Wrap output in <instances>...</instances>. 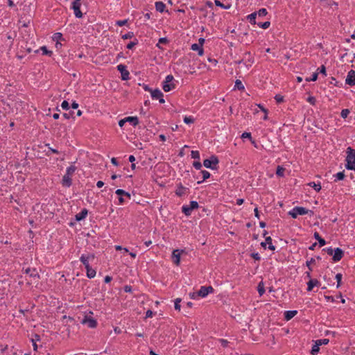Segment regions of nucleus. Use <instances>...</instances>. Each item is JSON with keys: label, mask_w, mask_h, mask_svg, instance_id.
I'll return each mask as SVG.
<instances>
[{"label": "nucleus", "mask_w": 355, "mask_h": 355, "mask_svg": "<svg viewBox=\"0 0 355 355\" xmlns=\"http://www.w3.org/2000/svg\"><path fill=\"white\" fill-rule=\"evenodd\" d=\"M257 291L260 296H262L265 293V288L263 282H260L257 286Z\"/></svg>", "instance_id": "obj_28"}, {"label": "nucleus", "mask_w": 355, "mask_h": 355, "mask_svg": "<svg viewBox=\"0 0 355 355\" xmlns=\"http://www.w3.org/2000/svg\"><path fill=\"white\" fill-rule=\"evenodd\" d=\"M125 119L133 126H136L139 123V119L137 116H128L125 117Z\"/></svg>", "instance_id": "obj_24"}, {"label": "nucleus", "mask_w": 355, "mask_h": 355, "mask_svg": "<svg viewBox=\"0 0 355 355\" xmlns=\"http://www.w3.org/2000/svg\"><path fill=\"white\" fill-rule=\"evenodd\" d=\"M180 302H181V299L180 298L175 299V305H174V307H175V310H178V311L180 310V307H181Z\"/></svg>", "instance_id": "obj_46"}, {"label": "nucleus", "mask_w": 355, "mask_h": 355, "mask_svg": "<svg viewBox=\"0 0 355 355\" xmlns=\"http://www.w3.org/2000/svg\"><path fill=\"white\" fill-rule=\"evenodd\" d=\"M73 114H74L73 112H69V113H64L63 117L65 118L66 119H69L70 118L74 119L75 117L73 116Z\"/></svg>", "instance_id": "obj_49"}, {"label": "nucleus", "mask_w": 355, "mask_h": 355, "mask_svg": "<svg viewBox=\"0 0 355 355\" xmlns=\"http://www.w3.org/2000/svg\"><path fill=\"white\" fill-rule=\"evenodd\" d=\"M257 14H258V15L259 17H263V16H266L268 14V11H267V10L266 8H261L257 12Z\"/></svg>", "instance_id": "obj_44"}, {"label": "nucleus", "mask_w": 355, "mask_h": 355, "mask_svg": "<svg viewBox=\"0 0 355 355\" xmlns=\"http://www.w3.org/2000/svg\"><path fill=\"white\" fill-rule=\"evenodd\" d=\"M345 83L350 86L355 85V71L350 70L348 72L345 79Z\"/></svg>", "instance_id": "obj_15"}, {"label": "nucleus", "mask_w": 355, "mask_h": 355, "mask_svg": "<svg viewBox=\"0 0 355 355\" xmlns=\"http://www.w3.org/2000/svg\"><path fill=\"white\" fill-rule=\"evenodd\" d=\"M184 122L187 124H191V123H193L194 122V119L193 116H184Z\"/></svg>", "instance_id": "obj_40"}, {"label": "nucleus", "mask_w": 355, "mask_h": 355, "mask_svg": "<svg viewBox=\"0 0 355 355\" xmlns=\"http://www.w3.org/2000/svg\"><path fill=\"white\" fill-rule=\"evenodd\" d=\"M193 166L196 169L200 170L202 167V164L198 161H196V162H193Z\"/></svg>", "instance_id": "obj_56"}, {"label": "nucleus", "mask_w": 355, "mask_h": 355, "mask_svg": "<svg viewBox=\"0 0 355 355\" xmlns=\"http://www.w3.org/2000/svg\"><path fill=\"white\" fill-rule=\"evenodd\" d=\"M201 173L202 174V180L198 181V184L202 183L203 181L206 180L207 179L209 178L210 177V173L206 170L201 171Z\"/></svg>", "instance_id": "obj_30"}, {"label": "nucleus", "mask_w": 355, "mask_h": 355, "mask_svg": "<svg viewBox=\"0 0 355 355\" xmlns=\"http://www.w3.org/2000/svg\"><path fill=\"white\" fill-rule=\"evenodd\" d=\"M174 80V78L172 75L166 76L164 82L163 83L162 88L164 92H168L171 89L175 88V85L171 83V82Z\"/></svg>", "instance_id": "obj_6"}, {"label": "nucleus", "mask_w": 355, "mask_h": 355, "mask_svg": "<svg viewBox=\"0 0 355 355\" xmlns=\"http://www.w3.org/2000/svg\"><path fill=\"white\" fill-rule=\"evenodd\" d=\"M343 256L344 251L340 248H336L334 250L332 260L334 262H338L341 260Z\"/></svg>", "instance_id": "obj_13"}, {"label": "nucleus", "mask_w": 355, "mask_h": 355, "mask_svg": "<svg viewBox=\"0 0 355 355\" xmlns=\"http://www.w3.org/2000/svg\"><path fill=\"white\" fill-rule=\"evenodd\" d=\"M198 207V202L193 200L190 202L189 205H183L182 207V211L185 216H189L191 214L192 211L195 209H197Z\"/></svg>", "instance_id": "obj_5"}, {"label": "nucleus", "mask_w": 355, "mask_h": 355, "mask_svg": "<svg viewBox=\"0 0 355 355\" xmlns=\"http://www.w3.org/2000/svg\"><path fill=\"white\" fill-rule=\"evenodd\" d=\"M61 107L63 110H68L69 109V104L67 101H64L61 104Z\"/></svg>", "instance_id": "obj_54"}, {"label": "nucleus", "mask_w": 355, "mask_h": 355, "mask_svg": "<svg viewBox=\"0 0 355 355\" xmlns=\"http://www.w3.org/2000/svg\"><path fill=\"white\" fill-rule=\"evenodd\" d=\"M24 272H25L26 274L28 275L30 277H39V275L37 272L35 268H27L26 269H25Z\"/></svg>", "instance_id": "obj_20"}, {"label": "nucleus", "mask_w": 355, "mask_h": 355, "mask_svg": "<svg viewBox=\"0 0 355 355\" xmlns=\"http://www.w3.org/2000/svg\"><path fill=\"white\" fill-rule=\"evenodd\" d=\"M258 26L263 28V29H267L268 28H269L270 25V22L267 21H265V22H259L257 24Z\"/></svg>", "instance_id": "obj_36"}, {"label": "nucleus", "mask_w": 355, "mask_h": 355, "mask_svg": "<svg viewBox=\"0 0 355 355\" xmlns=\"http://www.w3.org/2000/svg\"><path fill=\"white\" fill-rule=\"evenodd\" d=\"M288 215L293 218H297L299 215H305L309 214L310 216L313 214V211L309 210L303 207H295L288 211Z\"/></svg>", "instance_id": "obj_3"}, {"label": "nucleus", "mask_w": 355, "mask_h": 355, "mask_svg": "<svg viewBox=\"0 0 355 355\" xmlns=\"http://www.w3.org/2000/svg\"><path fill=\"white\" fill-rule=\"evenodd\" d=\"M151 97L153 99H158L160 103H164L165 100L164 99V94L159 89H155L151 91Z\"/></svg>", "instance_id": "obj_12"}, {"label": "nucleus", "mask_w": 355, "mask_h": 355, "mask_svg": "<svg viewBox=\"0 0 355 355\" xmlns=\"http://www.w3.org/2000/svg\"><path fill=\"white\" fill-rule=\"evenodd\" d=\"M168 42V40L166 37H161L159 39V42L158 44H157V46L160 48L159 47V44H166Z\"/></svg>", "instance_id": "obj_47"}, {"label": "nucleus", "mask_w": 355, "mask_h": 355, "mask_svg": "<svg viewBox=\"0 0 355 355\" xmlns=\"http://www.w3.org/2000/svg\"><path fill=\"white\" fill-rule=\"evenodd\" d=\"M138 40L135 39L133 41L129 42L127 45V49H132L133 47H135L137 44H138Z\"/></svg>", "instance_id": "obj_38"}, {"label": "nucleus", "mask_w": 355, "mask_h": 355, "mask_svg": "<svg viewBox=\"0 0 355 355\" xmlns=\"http://www.w3.org/2000/svg\"><path fill=\"white\" fill-rule=\"evenodd\" d=\"M214 3L216 6L220 7L224 9H229L231 6L230 4L225 6V4L221 3L219 0H215Z\"/></svg>", "instance_id": "obj_35"}, {"label": "nucleus", "mask_w": 355, "mask_h": 355, "mask_svg": "<svg viewBox=\"0 0 355 355\" xmlns=\"http://www.w3.org/2000/svg\"><path fill=\"white\" fill-rule=\"evenodd\" d=\"M308 185L311 187H312L313 189H314L316 191H320L321 190V185H320V182H318V184H316L315 182H311L308 184Z\"/></svg>", "instance_id": "obj_29"}, {"label": "nucleus", "mask_w": 355, "mask_h": 355, "mask_svg": "<svg viewBox=\"0 0 355 355\" xmlns=\"http://www.w3.org/2000/svg\"><path fill=\"white\" fill-rule=\"evenodd\" d=\"M87 270V277L89 279L94 278L96 276V270L91 268L90 266L85 268Z\"/></svg>", "instance_id": "obj_22"}, {"label": "nucleus", "mask_w": 355, "mask_h": 355, "mask_svg": "<svg viewBox=\"0 0 355 355\" xmlns=\"http://www.w3.org/2000/svg\"><path fill=\"white\" fill-rule=\"evenodd\" d=\"M234 89H238L240 91H243V90H244L245 87H244V85H243L242 82L240 80H236L235 81V85H234Z\"/></svg>", "instance_id": "obj_27"}, {"label": "nucleus", "mask_w": 355, "mask_h": 355, "mask_svg": "<svg viewBox=\"0 0 355 355\" xmlns=\"http://www.w3.org/2000/svg\"><path fill=\"white\" fill-rule=\"evenodd\" d=\"M307 101L312 105H314L316 103V99L314 96H309L307 98Z\"/></svg>", "instance_id": "obj_55"}, {"label": "nucleus", "mask_w": 355, "mask_h": 355, "mask_svg": "<svg viewBox=\"0 0 355 355\" xmlns=\"http://www.w3.org/2000/svg\"><path fill=\"white\" fill-rule=\"evenodd\" d=\"M117 70L121 73V79L123 80H128L130 79V73L126 69V66L124 64H119L117 66Z\"/></svg>", "instance_id": "obj_9"}, {"label": "nucleus", "mask_w": 355, "mask_h": 355, "mask_svg": "<svg viewBox=\"0 0 355 355\" xmlns=\"http://www.w3.org/2000/svg\"><path fill=\"white\" fill-rule=\"evenodd\" d=\"M315 262V258H311L310 260L306 261V266L308 267L310 271H312V268L311 267V263H314Z\"/></svg>", "instance_id": "obj_43"}, {"label": "nucleus", "mask_w": 355, "mask_h": 355, "mask_svg": "<svg viewBox=\"0 0 355 355\" xmlns=\"http://www.w3.org/2000/svg\"><path fill=\"white\" fill-rule=\"evenodd\" d=\"M80 1H73L71 6V8L73 10L74 15L77 18H81L83 17V13L80 10Z\"/></svg>", "instance_id": "obj_11"}, {"label": "nucleus", "mask_w": 355, "mask_h": 355, "mask_svg": "<svg viewBox=\"0 0 355 355\" xmlns=\"http://www.w3.org/2000/svg\"><path fill=\"white\" fill-rule=\"evenodd\" d=\"M346 153L345 167L348 170L355 171V150L352 147H348Z\"/></svg>", "instance_id": "obj_2"}, {"label": "nucleus", "mask_w": 355, "mask_h": 355, "mask_svg": "<svg viewBox=\"0 0 355 355\" xmlns=\"http://www.w3.org/2000/svg\"><path fill=\"white\" fill-rule=\"evenodd\" d=\"M95 258L94 254L88 253V254H83L80 257V261L85 266V267H87L89 266V261H93Z\"/></svg>", "instance_id": "obj_8"}, {"label": "nucleus", "mask_w": 355, "mask_h": 355, "mask_svg": "<svg viewBox=\"0 0 355 355\" xmlns=\"http://www.w3.org/2000/svg\"><path fill=\"white\" fill-rule=\"evenodd\" d=\"M184 250L176 249L173 251L172 257L173 259V262L175 265L178 266L180 263V256L182 252H184Z\"/></svg>", "instance_id": "obj_14"}, {"label": "nucleus", "mask_w": 355, "mask_h": 355, "mask_svg": "<svg viewBox=\"0 0 355 355\" xmlns=\"http://www.w3.org/2000/svg\"><path fill=\"white\" fill-rule=\"evenodd\" d=\"M82 324H86L89 328H95L97 326V322L93 318L85 315L82 320Z\"/></svg>", "instance_id": "obj_10"}, {"label": "nucleus", "mask_w": 355, "mask_h": 355, "mask_svg": "<svg viewBox=\"0 0 355 355\" xmlns=\"http://www.w3.org/2000/svg\"><path fill=\"white\" fill-rule=\"evenodd\" d=\"M214 292V289L211 286H202L199 291H198V295L201 297H205L209 294L213 293Z\"/></svg>", "instance_id": "obj_7"}, {"label": "nucleus", "mask_w": 355, "mask_h": 355, "mask_svg": "<svg viewBox=\"0 0 355 355\" xmlns=\"http://www.w3.org/2000/svg\"><path fill=\"white\" fill-rule=\"evenodd\" d=\"M76 166L71 164L70 166L67 168L66 173L62 177V184L65 187H70L72 185L71 176L73 175L76 170Z\"/></svg>", "instance_id": "obj_1"}, {"label": "nucleus", "mask_w": 355, "mask_h": 355, "mask_svg": "<svg viewBox=\"0 0 355 355\" xmlns=\"http://www.w3.org/2000/svg\"><path fill=\"white\" fill-rule=\"evenodd\" d=\"M343 275L341 273H338L336 275V279L337 281L336 288H338L341 286V280Z\"/></svg>", "instance_id": "obj_37"}, {"label": "nucleus", "mask_w": 355, "mask_h": 355, "mask_svg": "<svg viewBox=\"0 0 355 355\" xmlns=\"http://www.w3.org/2000/svg\"><path fill=\"white\" fill-rule=\"evenodd\" d=\"M334 176L336 178V179L334 180V182H337L338 180H343L345 178V173H344V171H341V172L337 173Z\"/></svg>", "instance_id": "obj_33"}, {"label": "nucleus", "mask_w": 355, "mask_h": 355, "mask_svg": "<svg viewBox=\"0 0 355 355\" xmlns=\"http://www.w3.org/2000/svg\"><path fill=\"white\" fill-rule=\"evenodd\" d=\"M87 214H88V210L86 208L83 209L80 212H79L78 214H77L75 216L76 220L77 221H80V220L85 219L86 218V216H87Z\"/></svg>", "instance_id": "obj_18"}, {"label": "nucleus", "mask_w": 355, "mask_h": 355, "mask_svg": "<svg viewBox=\"0 0 355 355\" xmlns=\"http://www.w3.org/2000/svg\"><path fill=\"white\" fill-rule=\"evenodd\" d=\"M6 38L10 41L9 46H12L14 40V37L10 34H6Z\"/></svg>", "instance_id": "obj_59"}, {"label": "nucleus", "mask_w": 355, "mask_h": 355, "mask_svg": "<svg viewBox=\"0 0 355 355\" xmlns=\"http://www.w3.org/2000/svg\"><path fill=\"white\" fill-rule=\"evenodd\" d=\"M318 71L319 73H322V75L324 76H327V73H326V67L324 65H322L320 67H319L318 69Z\"/></svg>", "instance_id": "obj_52"}, {"label": "nucleus", "mask_w": 355, "mask_h": 355, "mask_svg": "<svg viewBox=\"0 0 355 355\" xmlns=\"http://www.w3.org/2000/svg\"><path fill=\"white\" fill-rule=\"evenodd\" d=\"M187 190H189L188 188L184 187L181 183H180L177 185V189L175 193L178 196L182 197L186 194Z\"/></svg>", "instance_id": "obj_16"}, {"label": "nucleus", "mask_w": 355, "mask_h": 355, "mask_svg": "<svg viewBox=\"0 0 355 355\" xmlns=\"http://www.w3.org/2000/svg\"><path fill=\"white\" fill-rule=\"evenodd\" d=\"M153 312L151 310H148L146 312V318H152L153 315Z\"/></svg>", "instance_id": "obj_64"}, {"label": "nucleus", "mask_w": 355, "mask_h": 355, "mask_svg": "<svg viewBox=\"0 0 355 355\" xmlns=\"http://www.w3.org/2000/svg\"><path fill=\"white\" fill-rule=\"evenodd\" d=\"M275 99L277 103H281L284 101V96L280 94H277L275 96Z\"/></svg>", "instance_id": "obj_51"}, {"label": "nucleus", "mask_w": 355, "mask_h": 355, "mask_svg": "<svg viewBox=\"0 0 355 355\" xmlns=\"http://www.w3.org/2000/svg\"><path fill=\"white\" fill-rule=\"evenodd\" d=\"M256 17H257V12H253L248 16L249 21L251 24H256V21H255Z\"/></svg>", "instance_id": "obj_34"}, {"label": "nucleus", "mask_w": 355, "mask_h": 355, "mask_svg": "<svg viewBox=\"0 0 355 355\" xmlns=\"http://www.w3.org/2000/svg\"><path fill=\"white\" fill-rule=\"evenodd\" d=\"M297 311L296 310L286 311L284 312V319L286 321L291 320L296 314Z\"/></svg>", "instance_id": "obj_19"}, {"label": "nucleus", "mask_w": 355, "mask_h": 355, "mask_svg": "<svg viewBox=\"0 0 355 355\" xmlns=\"http://www.w3.org/2000/svg\"><path fill=\"white\" fill-rule=\"evenodd\" d=\"M127 23H128V19L118 20L116 21V25H117L119 26H123L126 25Z\"/></svg>", "instance_id": "obj_53"}, {"label": "nucleus", "mask_w": 355, "mask_h": 355, "mask_svg": "<svg viewBox=\"0 0 355 355\" xmlns=\"http://www.w3.org/2000/svg\"><path fill=\"white\" fill-rule=\"evenodd\" d=\"M241 138L242 139H245V138H248L250 139V140H252V136H251V133L250 132H245L242 134L241 135Z\"/></svg>", "instance_id": "obj_58"}, {"label": "nucleus", "mask_w": 355, "mask_h": 355, "mask_svg": "<svg viewBox=\"0 0 355 355\" xmlns=\"http://www.w3.org/2000/svg\"><path fill=\"white\" fill-rule=\"evenodd\" d=\"M316 342L318 343H319L320 346L322 345H327V344H328L329 342V340L327 339V338H323V339L317 340Z\"/></svg>", "instance_id": "obj_50"}, {"label": "nucleus", "mask_w": 355, "mask_h": 355, "mask_svg": "<svg viewBox=\"0 0 355 355\" xmlns=\"http://www.w3.org/2000/svg\"><path fill=\"white\" fill-rule=\"evenodd\" d=\"M219 343H220L221 346L223 347H227L228 346L229 342L225 339H219Z\"/></svg>", "instance_id": "obj_57"}, {"label": "nucleus", "mask_w": 355, "mask_h": 355, "mask_svg": "<svg viewBox=\"0 0 355 355\" xmlns=\"http://www.w3.org/2000/svg\"><path fill=\"white\" fill-rule=\"evenodd\" d=\"M319 350H320V344L315 341V344L312 346L311 354L312 355H317Z\"/></svg>", "instance_id": "obj_26"}, {"label": "nucleus", "mask_w": 355, "mask_h": 355, "mask_svg": "<svg viewBox=\"0 0 355 355\" xmlns=\"http://www.w3.org/2000/svg\"><path fill=\"white\" fill-rule=\"evenodd\" d=\"M349 110L348 109H343L340 112V116L343 119H346L349 114Z\"/></svg>", "instance_id": "obj_45"}, {"label": "nucleus", "mask_w": 355, "mask_h": 355, "mask_svg": "<svg viewBox=\"0 0 355 355\" xmlns=\"http://www.w3.org/2000/svg\"><path fill=\"white\" fill-rule=\"evenodd\" d=\"M123 290L125 293H130V292H132V286L125 285L123 288Z\"/></svg>", "instance_id": "obj_62"}, {"label": "nucleus", "mask_w": 355, "mask_h": 355, "mask_svg": "<svg viewBox=\"0 0 355 355\" xmlns=\"http://www.w3.org/2000/svg\"><path fill=\"white\" fill-rule=\"evenodd\" d=\"M115 193L119 195V196H125L127 197L128 198L130 199L131 198V195L130 193L124 191L123 189H117L116 191H115Z\"/></svg>", "instance_id": "obj_25"}, {"label": "nucleus", "mask_w": 355, "mask_h": 355, "mask_svg": "<svg viewBox=\"0 0 355 355\" xmlns=\"http://www.w3.org/2000/svg\"><path fill=\"white\" fill-rule=\"evenodd\" d=\"M191 158L195 159H200V153L198 150H192L191 153Z\"/></svg>", "instance_id": "obj_41"}, {"label": "nucleus", "mask_w": 355, "mask_h": 355, "mask_svg": "<svg viewBox=\"0 0 355 355\" xmlns=\"http://www.w3.org/2000/svg\"><path fill=\"white\" fill-rule=\"evenodd\" d=\"M318 72L313 73L310 78H306V81L310 82V81H315L318 78Z\"/></svg>", "instance_id": "obj_39"}, {"label": "nucleus", "mask_w": 355, "mask_h": 355, "mask_svg": "<svg viewBox=\"0 0 355 355\" xmlns=\"http://www.w3.org/2000/svg\"><path fill=\"white\" fill-rule=\"evenodd\" d=\"M320 282L316 279H311L307 283V291H311L314 286H320Z\"/></svg>", "instance_id": "obj_17"}, {"label": "nucleus", "mask_w": 355, "mask_h": 355, "mask_svg": "<svg viewBox=\"0 0 355 355\" xmlns=\"http://www.w3.org/2000/svg\"><path fill=\"white\" fill-rule=\"evenodd\" d=\"M189 296L191 299H196L198 297H200L198 295V291L197 292H193V293H189Z\"/></svg>", "instance_id": "obj_63"}, {"label": "nucleus", "mask_w": 355, "mask_h": 355, "mask_svg": "<svg viewBox=\"0 0 355 355\" xmlns=\"http://www.w3.org/2000/svg\"><path fill=\"white\" fill-rule=\"evenodd\" d=\"M40 50L42 52L43 55H48L49 57L52 56L53 52L47 49L46 46H43L40 47Z\"/></svg>", "instance_id": "obj_31"}, {"label": "nucleus", "mask_w": 355, "mask_h": 355, "mask_svg": "<svg viewBox=\"0 0 355 355\" xmlns=\"http://www.w3.org/2000/svg\"><path fill=\"white\" fill-rule=\"evenodd\" d=\"M285 168L282 166H277L276 170V175L279 177H283L284 175Z\"/></svg>", "instance_id": "obj_32"}, {"label": "nucleus", "mask_w": 355, "mask_h": 355, "mask_svg": "<svg viewBox=\"0 0 355 355\" xmlns=\"http://www.w3.org/2000/svg\"><path fill=\"white\" fill-rule=\"evenodd\" d=\"M251 257L255 260L259 261L261 259V257L258 252H254L251 254Z\"/></svg>", "instance_id": "obj_60"}, {"label": "nucleus", "mask_w": 355, "mask_h": 355, "mask_svg": "<svg viewBox=\"0 0 355 355\" xmlns=\"http://www.w3.org/2000/svg\"><path fill=\"white\" fill-rule=\"evenodd\" d=\"M313 236L318 241L320 247H322L326 244L325 240L320 236L318 232H315L313 234Z\"/></svg>", "instance_id": "obj_21"}, {"label": "nucleus", "mask_w": 355, "mask_h": 355, "mask_svg": "<svg viewBox=\"0 0 355 355\" xmlns=\"http://www.w3.org/2000/svg\"><path fill=\"white\" fill-rule=\"evenodd\" d=\"M134 37V33L133 32H128L127 33L121 36L122 39L123 40H128V39H131Z\"/></svg>", "instance_id": "obj_42"}, {"label": "nucleus", "mask_w": 355, "mask_h": 355, "mask_svg": "<svg viewBox=\"0 0 355 355\" xmlns=\"http://www.w3.org/2000/svg\"><path fill=\"white\" fill-rule=\"evenodd\" d=\"M200 47H201V46H200L199 44H193L191 45V49L193 51H198L200 49Z\"/></svg>", "instance_id": "obj_61"}, {"label": "nucleus", "mask_w": 355, "mask_h": 355, "mask_svg": "<svg viewBox=\"0 0 355 355\" xmlns=\"http://www.w3.org/2000/svg\"><path fill=\"white\" fill-rule=\"evenodd\" d=\"M334 250V249L332 247H329V248H324L322 250L325 251L327 253V254H329V256H333Z\"/></svg>", "instance_id": "obj_48"}, {"label": "nucleus", "mask_w": 355, "mask_h": 355, "mask_svg": "<svg viewBox=\"0 0 355 355\" xmlns=\"http://www.w3.org/2000/svg\"><path fill=\"white\" fill-rule=\"evenodd\" d=\"M218 162L219 160L218 157L216 155H211L209 159H206L204 160L203 165L207 168L214 170L216 169Z\"/></svg>", "instance_id": "obj_4"}, {"label": "nucleus", "mask_w": 355, "mask_h": 355, "mask_svg": "<svg viewBox=\"0 0 355 355\" xmlns=\"http://www.w3.org/2000/svg\"><path fill=\"white\" fill-rule=\"evenodd\" d=\"M166 5L162 1L155 2V9L159 12H163L165 10Z\"/></svg>", "instance_id": "obj_23"}]
</instances>
